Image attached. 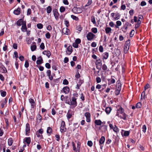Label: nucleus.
<instances>
[{
    "label": "nucleus",
    "mask_w": 152,
    "mask_h": 152,
    "mask_svg": "<svg viewBox=\"0 0 152 152\" xmlns=\"http://www.w3.org/2000/svg\"><path fill=\"white\" fill-rule=\"evenodd\" d=\"M101 80L100 77H97L96 78V81L97 83H99L100 82Z\"/></svg>",
    "instance_id": "obj_62"
},
{
    "label": "nucleus",
    "mask_w": 152,
    "mask_h": 152,
    "mask_svg": "<svg viewBox=\"0 0 152 152\" xmlns=\"http://www.w3.org/2000/svg\"><path fill=\"white\" fill-rule=\"evenodd\" d=\"M105 32L106 34H108L111 33L112 29L110 28L107 27L105 29Z\"/></svg>",
    "instance_id": "obj_32"
},
{
    "label": "nucleus",
    "mask_w": 152,
    "mask_h": 152,
    "mask_svg": "<svg viewBox=\"0 0 152 152\" xmlns=\"http://www.w3.org/2000/svg\"><path fill=\"white\" fill-rule=\"evenodd\" d=\"M146 4V2L145 1H142L141 2L140 5L142 6H144Z\"/></svg>",
    "instance_id": "obj_63"
},
{
    "label": "nucleus",
    "mask_w": 152,
    "mask_h": 152,
    "mask_svg": "<svg viewBox=\"0 0 152 152\" xmlns=\"http://www.w3.org/2000/svg\"><path fill=\"white\" fill-rule=\"evenodd\" d=\"M91 30L94 33L96 34L97 32V29L96 28H92Z\"/></svg>",
    "instance_id": "obj_46"
},
{
    "label": "nucleus",
    "mask_w": 152,
    "mask_h": 152,
    "mask_svg": "<svg viewBox=\"0 0 152 152\" xmlns=\"http://www.w3.org/2000/svg\"><path fill=\"white\" fill-rule=\"evenodd\" d=\"M25 132L26 135V136H28L29 135V134L30 132V127L29 124L28 123H27L26 124Z\"/></svg>",
    "instance_id": "obj_7"
},
{
    "label": "nucleus",
    "mask_w": 152,
    "mask_h": 152,
    "mask_svg": "<svg viewBox=\"0 0 152 152\" xmlns=\"http://www.w3.org/2000/svg\"><path fill=\"white\" fill-rule=\"evenodd\" d=\"M53 14L55 19L57 20L58 19L59 14L58 12V10L56 9H54L53 10Z\"/></svg>",
    "instance_id": "obj_12"
},
{
    "label": "nucleus",
    "mask_w": 152,
    "mask_h": 152,
    "mask_svg": "<svg viewBox=\"0 0 152 152\" xmlns=\"http://www.w3.org/2000/svg\"><path fill=\"white\" fill-rule=\"evenodd\" d=\"M47 133L48 135H50L53 133V130L50 127H48L47 129Z\"/></svg>",
    "instance_id": "obj_18"
},
{
    "label": "nucleus",
    "mask_w": 152,
    "mask_h": 152,
    "mask_svg": "<svg viewBox=\"0 0 152 152\" xmlns=\"http://www.w3.org/2000/svg\"><path fill=\"white\" fill-rule=\"evenodd\" d=\"M118 107L117 110V113L116 115L120 117L121 119H123L124 120L126 119L127 115L124 113V109L120 106L118 105L117 108Z\"/></svg>",
    "instance_id": "obj_1"
},
{
    "label": "nucleus",
    "mask_w": 152,
    "mask_h": 152,
    "mask_svg": "<svg viewBox=\"0 0 152 152\" xmlns=\"http://www.w3.org/2000/svg\"><path fill=\"white\" fill-rule=\"evenodd\" d=\"M114 126H115L113 129V130L114 132L116 133H117V132H119V129L116 125H115Z\"/></svg>",
    "instance_id": "obj_43"
},
{
    "label": "nucleus",
    "mask_w": 152,
    "mask_h": 152,
    "mask_svg": "<svg viewBox=\"0 0 152 152\" xmlns=\"http://www.w3.org/2000/svg\"><path fill=\"white\" fill-rule=\"evenodd\" d=\"M86 37L88 40L91 41L95 38V35L92 33L90 32L87 34Z\"/></svg>",
    "instance_id": "obj_2"
},
{
    "label": "nucleus",
    "mask_w": 152,
    "mask_h": 152,
    "mask_svg": "<svg viewBox=\"0 0 152 152\" xmlns=\"http://www.w3.org/2000/svg\"><path fill=\"white\" fill-rule=\"evenodd\" d=\"M43 62V60L41 57H40L37 58L36 63L38 64H40Z\"/></svg>",
    "instance_id": "obj_19"
},
{
    "label": "nucleus",
    "mask_w": 152,
    "mask_h": 152,
    "mask_svg": "<svg viewBox=\"0 0 152 152\" xmlns=\"http://www.w3.org/2000/svg\"><path fill=\"white\" fill-rule=\"evenodd\" d=\"M24 22H26L23 21V20L22 19H20L17 21L16 24L17 25L20 26L21 25H22L23 23Z\"/></svg>",
    "instance_id": "obj_21"
},
{
    "label": "nucleus",
    "mask_w": 152,
    "mask_h": 152,
    "mask_svg": "<svg viewBox=\"0 0 152 152\" xmlns=\"http://www.w3.org/2000/svg\"><path fill=\"white\" fill-rule=\"evenodd\" d=\"M150 87V86L149 84H147L144 87V91H145L146 89L149 88Z\"/></svg>",
    "instance_id": "obj_53"
},
{
    "label": "nucleus",
    "mask_w": 152,
    "mask_h": 152,
    "mask_svg": "<svg viewBox=\"0 0 152 152\" xmlns=\"http://www.w3.org/2000/svg\"><path fill=\"white\" fill-rule=\"evenodd\" d=\"M115 52L116 55L117 56H118L121 54V51L119 49H117Z\"/></svg>",
    "instance_id": "obj_38"
},
{
    "label": "nucleus",
    "mask_w": 152,
    "mask_h": 152,
    "mask_svg": "<svg viewBox=\"0 0 152 152\" xmlns=\"http://www.w3.org/2000/svg\"><path fill=\"white\" fill-rule=\"evenodd\" d=\"M129 132L128 131H125L124 135L125 136H128L129 135Z\"/></svg>",
    "instance_id": "obj_56"
},
{
    "label": "nucleus",
    "mask_w": 152,
    "mask_h": 152,
    "mask_svg": "<svg viewBox=\"0 0 152 152\" xmlns=\"http://www.w3.org/2000/svg\"><path fill=\"white\" fill-rule=\"evenodd\" d=\"M95 124L99 126H100L102 124V122L100 120H96L94 121Z\"/></svg>",
    "instance_id": "obj_24"
},
{
    "label": "nucleus",
    "mask_w": 152,
    "mask_h": 152,
    "mask_svg": "<svg viewBox=\"0 0 152 152\" xmlns=\"http://www.w3.org/2000/svg\"><path fill=\"white\" fill-rule=\"evenodd\" d=\"M29 102L31 104V108H34L35 105V103L34 100L33 99L30 98L29 99Z\"/></svg>",
    "instance_id": "obj_16"
},
{
    "label": "nucleus",
    "mask_w": 152,
    "mask_h": 152,
    "mask_svg": "<svg viewBox=\"0 0 152 152\" xmlns=\"http://www.w3.org/2000/svg\"><path fill=\"white\" fill-rule=\"evenodd\" d=\"M85 116L86 118V121L88 122L91 121V114L89 112H86L85 114Z\"/></svg>",
    "instance_id": "obj_8"
},
{
    "label": "nucleus",
    "mask_w": 152,
    "mask_h": 152,
    "mask_svg": "<svg viewBox=\"0 0 152 152\" xmlns=\"http://www.w3.org/2000/svg\"><path fill=\"white\" fill-rule=\"evenodd\" d=\"M78 96V95L76 91L74 92L72 94V97H74L75 98H77Z\"/></svg>",
    "instance_id": "obj_37"
},
{
    "label": "nucleus",
    "mask_w": 152,
    "mask_h": 152,
    "mask_svg": "<svg viewBox=\"0 0 152 152\" xmlns=\"http://www.w3.org/2000/svg\"><path fill=\"white\" fill-rule=\"evenodd\" d=\"M112 109L110 107H107L105 109V112L107 114H109L110 112Z\"/></svg>",
    "instance_id": "obj_29"
},
{
    "label": "nucleus",
    "mask_w": 152,
    "mask_h": 152,
    "mask_svg": "<svg viewBox=\"0 0 152 152\" xmlns=\"http://www.w3.org/2000/svg\"><path fill=\"white\" fill-rule=\"evenodd\" d=\"M67 54H70L72 52V47L71 45H69L67 48Z\"/></svg>",
    "instance_id": "obj_20"
},
{
    "label": "nucleus",
    "mask_w": 152,
    "mask_h": 152,
    "mask_svg": "<svg viewBox=\"0 0 152 152\" xmlns=\"http://www.w3.org/2000/svg\"><path fill=\"white\" fill-rule=\"evenodd\" d=\"M1 95L3 97H4L6 95V92L5 91H4L2 90L0 91Z\"/></svg>",
    "instance_id": "obj_39"
},
{
    "label": "nucleus",
    "mask_w": 152,
    "mask_h": 152,
    "mask_svg": "<svg viewBox=\"0 0 152 152\" xmlns=\"http://www.w3.org/2000/svg\"><path fill=\"white\" fill-rule=\"evenodd\" d=\"M72 11L74 13L79 14L81 13L82 10L80 8L75 7L72 9Z\"/></svg>",
    "instance_id": "obj_3"
},
{
    "label": "nucleus",
    "mask_w": 152,
    "mask_h": 152,
    "mask_svg": "<svg viewBox=\"0 0 152 152\" xmlns=\"http://www.w3.org/2000/svg\"><path fill=\"white\" fill-rule=\"evenodd\" d=\"M80 77V74H79V72H78V70H77V73L75 75V77L78 78H79Z\"/></svg>",
    "instance_id": "obj_58"
},
{
    "label": "nucleus",
    "mask_w": 152,
    "mask_h": 152,
    "mask_svg": "<svg viewBox=\"0 0 152 152\" xmlns=\"http://www.w3.org/2000/svg\"><path fill=\"white\" fill-rule=\"evenodd\" d=\"M130 45V42L129 40L127 41L125 45V46L129 47Z\"/></svg>",
    "instance_id": "obj_52"
},
{
    "label": "nucleus",
    "mask_w": 152,
    "mask_h": 152,
    "mask_svg": "<svg viewBox=\"0 0 152 152\" xmlns=\"http://www.w3.org/2000/svg\"><path fill=\"white\" fill-rule=\"evenodd\" d=\"M142 131L144 132L145 133L146 132V126L145 125H143L142 126Z\"/></svg>",
    "instance_id": "obj_51"
},
{
    "label": "nucleus",
    "mask_w": 152,
    "mask_h": 152,
    "mask_svg": "<svg viewBox=\"0 0 152 152\" xmlns=\"http://www.w3.org/2000/svg\"><path fill=\"white\" fill-rule=\"evenodd\" d=\"M44 54L46 55L48 58H49L51 55L50 52L49 50L45 51L43 52Z\"/></svg>",
    "instance_id": "obj_23"
},
{
    "label": "nucleus",
    "mask_w": 152,
    "mask_h": 152,
    "mask_svg": "<svg viewBox=\"0 0 152 152\" xmlns=\"http://www.w3.org/2000/svg\"><path fill=\"white\" fill-rule=\"evenodd\" d=\"M113 76H111V80H110V79H108V82H110V83H108V85H110L111 84H114L115 83V81L114 79L112 78Z\"/></svg>",
    "instance_id": "obj_30"
},
{
    "label": "nucleus",
    "mask_w": 152,
    "mask_h": 152,
    "mask_svg": "<svg viewBox=\"0 0 152 152\" xmlns=\"http://www.w3.org/2000/svg\"><path fill=\"white\" fill-rule=\"evenodd\" d=\"M116 25L115 26L116 28H118L119 26H120L121 25V21L118 20L116 22Z\"/></svg>",
    "instance_id": "obj_33"
},
{
    "label": "nucleus",
    "mask_w": 152,
    "mask_h": 152,
    "mask_svg": "<svg viewBox=\"0 0 152 152\" xmlns=\"http://www.w3.org/2000/svg\"><path fill=\"white\" fill-rule=\"evenodd\" d=\"M111 16L113 18L114 20H116L119 19L120 15L119 13H112L111 14Z\"/></svg>",
    "instance_id": "obj_5"
},
{
    "label": "nucleus",
    "mask_w": 152,
    "mask_h": 152,
    "mask_svg": "<svg viewBox=\"0 0 152 152\" xmlns=\"http://www.w3.org/2000/svg\"><path fill=\"white\" fill-rule=\"evenodd\" d=\"M96 64L97 65L96 66H101L102 65L101 61L99 59L97 60L96 62Z\"/></svg>",
    "instance_id": "obj_31"
},
{
    "label": "nucleus",
    "mask_w": 152,
    "mask_h": 152,
    "mask_svg": "<svg viewBox=\"0 0 152 152\" xmlns=\"http://www.w3.org/2000/svg\"><path fill=\"white\" fill-rule=\"evenodd\" d=\"M142 105L141 103L140 102H139L136 104V107L137 108H140L141 107Z\"/></svg>",
    "instance_id": "obj_41"
},
{
    "label": "nucleus",
    "mask_w": 152,
    "mask_h": 152,
    "mask_svg": "<svg viewBox=\"0 0 152 152\" xmlns=\"http://www.w3.org/2000/svg\"><path fill=\"white\" fill-rule=\"evenodd\" d=\"M63 84L64 85H67L69 84V82L67 80L65 79L63 80Z\"/></svg>",
    "instance_id": "obj_49"
},
{
    "label": "nucleus",
    "mask_w": 152,
    "mask_h": 152,
    "mask_svg": "<svg viewBox=\"0 0 152 152\" xmlns=\"http://www.w3.org/2000/svg\"><path fill=\"white\" fill-rule=\"evenodd\" d=\"M31 13V11L30 9L29 8L28 9L27 11V15H30Z\"/></svg>",
    "instance_id": "obj_57"
},
{
    "label": "nucleus",
    "mask_w": 152,
    "mask_h": 152,
    "mask_svg": "<svg viewBox=\"0 0 152 152\" xmlns=\"http://www.w3.org/2000/svg\"><path fill=\"white\" fill-rule=\"evenodd\" d=\"M16 15H19L20 13V9L18 7L17 9L14 10L13 12Z\"/></svg>",
    "instance_id": "obj_17"
},
{
    "label": "nucleus",
    "mask_w": 152,
    "mask_h": 152,
    "mask_svg": "<svg viewBox=\"0 0 152 152\" xmlns=\"http://www.w3.org/2000/svg\"><path fill=\"white\" fill-rule=\"evenodd\" d=\"M105 140V137L104 136H102L101 138L99 140V145H100L101 144H103Z\"/></svg>",
    "instance_id": "obj_22"
},
{
    "label": "nucleus",
    "mask_w": 152,
    "mask_h": 152,
    "mask_svg": "<svg viewBox=\"0 0 152 152\" xmlns=\"http://www.w3.org/2000/svg\"><path fill=\"white\" fill-rule=\"evenodd\" d=\"M99 50L101 52H102L103 51V48L102 45H100L99 47Z\"/></svg>",
    "instance_id": "obj_59"
},
{
    "label": "nucleus",
    "mask_w": 152,
    "mask_h": 152,
    "mask_svg": "<svg viewBox=\"0 0 152 152\" xmlns=\"http://www.w3.org/2000/svg\"><path fill=\"white\" fill-rule=\"evenodd\" d=\"M134 30H132L131 31V32L130 33V36L131 37H132L133 36V35L134 34Z\"/></svg>",
    "instance_id": "obj_64"
},
{
    "label": "nucleus",
    "mask_w": 152,
    "mask_h": 152,
    "mask_svg": "<svg viewBox=\"0 0 152 152\" xmlns=\"http://www.w3.org/2000/svg\"><path fill=\"white\" fill-rule=\"evenodd\" d=\"M72 115V111L71 110H69L66 114V117L68 120L71 118Z\"/></svg>",
    "instance_id": "obj_13"
},
{
    "label": "nucleus",
    "mask_w": 152,
    "mask_h": 152,
    "mask_svg": "<svg viewBox=\"0 0 152 152\" xmlns=\"http://www.w3.org/2000/svg\"><path fill=\"white\" fill-rule=\"evenodd\" d=\"M47 12L48 14L50 13L52 11V8L50 6H48L47 8Z\"/></svg>",
    "instance_id": "obj_35"
},
{
    "label": "nucleus",
    "mask_w": 152,
    "mask_h": 152,
    "mask_svg": "<svg viewBox=\"0 0 152 152\" xmlns=\"http://www.w3.org/2000/svg\"><path fill=\"white\" fill-rule=\"evenodd\" d=\"M0 72L1 73H5L7 71L5 67H0Z\"/></svg>",
    "instance_id": "obj_27"
},
{
    "label": "nucleus",
    "mask_w": 152,
    "mask_h": 152,
    "mask_svg": "<svg viewBox=\"0 0 152 152\" xmlns=\"http://www.w3.org/2000/svg\"><path fill=\"white\" fill-rule=\"evenodd\" d=\"M78 44L77 43H76V42H74L72 44L73 46L75 48H78Z\"/></svg>",
    "instance_id": "obj_50"
},
{
    "label": "nucleus",
    "mask_w": 152,
    "mask_h": 152,
    "mask_svg": "<svg viewBox=\"0 0 152 152\" xmlns=\"http://www.w3.org/2000/svg\"><path fill=\"white\" fill-rule=\"evenodd\" d=\"M91 21L94 24H96L95 18L94 16H93L91 17Z\"/></svg>",
    "instance_id": "obj_40"
},
{
    "label": "nucleus",
    "mask_w": 152,
    "mask_h": 152,
    "mask_svg": "<svg viewBox=\"0 0 152 152\" xmlns=\"http://www.w3.org/2000/svg\"><path fill=\"white\" fill-rule=\"evenodd\" d=\"M120 90H119L116 89L115 91V94L116 95H118L120 94Z\"/></svg>",
    "instance_id": "obj_61"
},
{
    "label": "nucleus",
    "mask_w": 152,
    "mask_h": 152,
    "mask_svg": "<svg viewBox=\"0 0 152 152\" xmlns=\"http://www.w3.org/2000/svg\"><path fill=\"white\" fill-rule=\"evenodd\" d=\"M71 17L72 19L75 20H78V18L77 17L73 15H71Z\"/></svg>",
    "instance_id": "obj_47"
},
{
    "label": "nucleus",
    "mask_w": 152,
    "mask_h": 152,
    "mask_svg": "<svg viewBox=\"0 0 152 152\" xmlns=\"http://www.w3.org/2000/svg\"><path fill=\"white\" fill-rule=\"evenodd\" d=\"M129 49V47L127 46H124V52L125 53H126Z\"/></svg>",
    "instance_id": "obj_44"
},
{
    "label": "nucleus",
    "mask_w": 152,
    "mask_h": 152,
    "mask_svg": "<svg viewBox=\"0 0 152 152\" xmlns=\"http://www.w3.org/2000/svg\"><path fill=\"white\" fill-rule=\"evenodd\" d=\"M66 129L65 127V124L64 121H62L61 123V125L60 127V131L61 133L64 132H66Z\"/></svg>",
    "instance_id": "obj_4"
},
{
    "label": "nucleus",
    "mask_w": 152,
    "mask_h": 152,
    "mask_svg": "<svg viewBox=\"0 0 152 152\" xmlns=\"http://www.w3.org/2000/svg\"><path fill=\"white\" fill-rule=\"evenodd\" d=\"M109 56V54L107 52H105L102 55V56L103 59H107V58Z\"/></svg>",
    "instance_id": "obj_25"
},
{
    "label": "nucleus",
    "mask_w": 152,
    "mask_h": 152,
    "mask_svg": "<svg viewBox=\"0 0 152 152\" xmlns=\"http://www.w3.org/2000/svg\"><path fill=\"white\" fill-rule=\"evenodd\" d=\"M37 121H39V122H40L41 121L42 117L40 114H38L37 116Z\"/></svg>",
    "instance_id": "obj_34"
},
{
    "label": "nucleus",
    "mask_w": 152,
    "mask_h": 152,
    "mask_svg": "<svg viewBox=\"0 0 152 152\" xmlns=\"http://www.w3.org/2000/svg\"><path fill=\"white\" fill-rule=\"evenodd\" d=\"M73 125L74 127L75 128L73 130V131H74L75 130V128H77L78 127V126L77 123H74Z\"/></svg>",
    "instance_id": "obj_60"
},
{
    "label": "nucleus",
    "mask_w": 152,
    "mask_h": 152,
    "mask_svg": "<svg viewBox=\"0 0 152 152\" xmlns=\"http://www.w3.org/2000/svg\"><path fill=\"white\" fill-rule=\"evenodd\" d=\"M65 11V8L63 6H61L60 8V11L61 12H63Z\"/></svg>",
    "instance_id": "obj_45"
},
{
    "label": "nucleus",
    "mask_w": 152,
    "mask_h": 152,
    "mask_svg": "<svg viewBox=\"0 0 152 152\" xmlns=\"http://www.w3.org/2000/svg\"><path fill=\"white\" fill-rule=\"evenodd\" d=\"M70 91L69 88L68 86L64 87L61 91L62 92H63L66 94H68Z\"/></svg>",
    "instance_id": "obj_9"
},
{
    "label": "nucleus",
    "mask_w": 152,
    "mask_h": 152,
    "mask_svg": "<svg viewBox=\"0 0 152 152\" xmlns=\"http://www.w3.org/2000/svg\"><path fill=\"white\" fill-rule=\"evenodd\" d=\"M62 33L64 34L68 35L70 34L69 30L67 28H64L63 29Z\"/></svg>",
    "instance_id": "obj_11"
},
{
    "label": "nucleus",
    "mask_w": 152,
    "mask_h": 152,
    "mask_svg": "<svg viewBox=\"0 0 152 152\" xmlns=\"http://www.w3.org/2000/svg\"><path fill=\"white\" fill-rule=\"evenodd\" d=\"M77 98H75L74 97H72L71 101V106L72 107H75L77 106V103L76 101Z\"/></svg>",
    "instance_id": "obj_6"
},
{
    "label": "nucleus",
    "mask_w": 152,
    "mask_h": 152,
    "mask_svg": "<svg viewBox=\"0 0 152 152\" xmlns=\"http://www.w3.org/2000/svg\"><path fill=\"white\" fill-rule=\"evenodd\" d=\"M116 87L117 90H119L121 91V84L118 81L117 82V84L116 85Z\"/></svg>",
    "instance_id": "obj_26"
},
{
    "label": "nucleus",
    "mask_w": 152,
    "mask_h": 152,
    "mask_svg": "<svg viewBox=\"0 0 152 152\" xmlns=\"http://www.w3.org/2000/svg\"><path fill=\"white\" fill-rule=\"evenodd\" d=\"M37 28L39 29H41L43 28V25L41 23H38L37 24Z\"/></svg>",
    "instance_id": "obj_42"
},
{
    "label": "nucleus",
    "mask_w": 152,
    "mask_h": 152,
    "mask_svg": "<svg viewBox=\"0 0 152 152\" xmlns=\"http://www.w3.org/2000/svg\"><path fill=\"white\" fill-rule=\"evenodd\" d=\"M145 96V91H143L142 92V93L141 94V99H144Z\"/></svg>",
    "instance_id": "obj_48"
},
{
    "label": "nucleus",
    "mask_w": 152,
    "mask_h": 152,
    "mask_svg": "<svg viewBox=\"0 0 152 152\" xmlns=\"http://www.w3.org/2000/svg\"><path fill=\"white\" fill-rule=\"evenodd\" d=\"M27 29V28L26 26V22H24L23 23L22 26L21 30L22 31L24 32L26 31Z\"/></svg>",
    "instance_id": "obj_14"
},
{
    "label": "nucleus",
    "mask_w": 152,
    "mask_h": 152,
    "mask_svg": "<svg viewBox=\"0 0 152 152\" xmlns=\"http://www.w3.org/2000/svg\"><path fill=\"white\" fill-rule=\"evenodd\" d=\"M23 143L26 142L27 144V145L28 146L30 144L31 142V138L30 137H26L23 139Z\"/></svg>",
    "instance_id": "obj_10"
},
{
    "label": "nucleus",
    "mask_w": 152,
    "mask_h": 152,
    "mask_svg": "<svg viewBox=\"0 0 152 152\" xmlns=\"http://www.w3.org/2000/svg\"><path fill=\"white\" fill-rule=\"evenodd\" d=\"M87 145L88 146L91 147L92 146L93 143L91 141H89L88 142Z\"/></svg>",
    "instance_id": "obj_55"
},
{
    "label": "nucleus",
    "mask_w": 152,
    "mask_h": 152,
    "mask_svg": "<svg viewBox=\"0 0 152 152\" xmlns=\"http://www.w3.org/2000/svg\"><path fill=\"white\" fill-rule=\"evenodd\" d=\"M13 142V140L11 138H9L8 140V145L9 146H11Z\"/></svg>",
    "instance_id": "obj_28"
},
{
    "label": "nucleus",
    "mask_w": 152,
    "mask_h": 152,
    "mask_svg": "<svg viewBox=\"0 0 152 152\" xmlns=\"http://www.w3.org/2000/svg\"><path fill=\"white\" fill-rule=\"evenodd\" d=\"M64 23L66 27H68L69 26V22L66 19L64 20Z\"/></svg>",
    "instance_id": "obj_36"
},
{
    "label": "nucleus",
    "mask_w": 152,
    "mask_h": 152,
    "mask_svg": "<svg viewBox=\"0 0 152 152\" xmlns=\"http://www.w3.org/2000/svg\"><path fill=\"white\" fill-rule=\"evenodd\" d=\"M37 48V46L36 43L35 42H34L32 43L31 46V49L32 51H34Z\"/></svg>",
    "instance_id": "obj_15"
},
{
    "label": "nucleus",
    "mask_w": 152,
    "mask_h": 152,
    "mask_svg": "<svg viewBox=\"0 0 152 152\" xmlns=\"http://www.w3.org/2000/svg\"><path fill=\"white\" fill-rule=\"evenodd\" d=\"M50 34L49 32H47L45 34V37L48 39L50 38Z\"/></svg>",
    "instance_id": "obj_54"
}]
</instances>
